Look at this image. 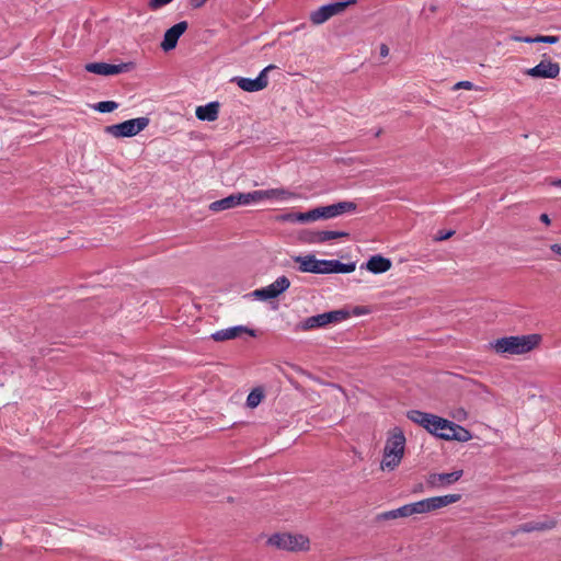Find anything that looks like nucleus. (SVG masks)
I'll return each instance as SVG.
<instances>
[{
  "label": "nucleus",
  "instance_id": "412c9836",
  "mask_svg": "<svg viewBox=\"0 0 561 561\" xmlns=\"http://www.w3.org/2000/svg\"><path fill=\"white\" fill-rule=\"evenodd\" d=\"M348 232L346 231H331V230H322V231H313L309 233L308 242L310 243H323L325 241L345 238L348 237Z\"/></svg>",
  "mask_w": 561,
  "mask_h": 561
},
{
  "label": "nucleus",
  "instance_id": "5701e85b",
  "mask_svg": "<svg viewBox=\"0 0 561 561\" xmlns=\"http://www.w3.org/2000/svg\"><path fill=\"white\" fill-rule=\"evenodd\" d=\"M435 417V414L425 413L419 410H412L408 412V419L411 420L413 423L421 425L424 427L427 432H430L431 426L433 424V419Z\"/></svg>",
  "mask_w": 561,
  "mask_h": 561
},
{
  "label": "nucleus",
  "instance_id": "37998d69",
  "mask_svg": "<svg viewBox=\"0 0 561 561\" xmlns=\"http://www.w3.org/2000/svg\"><path fill=\"white\" fill-rule=\"evenodd\" d=\"M551 185H553V186H560V187H561V178H560V179H558V180H553V181L551 182Z\"/></svg>",
  "mask_w": 561,
  "mask_h": 561
},
{
  "label": "nucleus",
  "instance_id": "6ab92c4d",
  "mask_svg": "<svg viewBox=\"0 0 561 561\" xmlns=\"http://www.w3.org/2000/svg\"><path fill=\"white\" fill-rule=\"evenodd\" d=\"M557 522L554 519H547L545 522H529L519 525L512 534L517 535L519 533H533V531H543L554 528Z\"/></svg>",
  "mask_w": 561,
  "mask_h": 561
},
{
  "label": "nucleus",
  "instance_id": "473e14b6",
  "mask_svg": "<svg viewBox=\"0 0 561 561\" xmlns=\"http://www.w3.org/2000/svg\"><path fill=\"white\" fill-rule=\"evenodd\" d=\"M454 90L465 89V90H480V88L474 87V84L470 81H459L457 82Z\"/></svg>",
  "mask_w": 561,
  "mask_h": 561
},
{
  "label": "nucleus",
  "instance_id": "393cba45",
  "mask_svg": "<svg viewBox=\"0 0 561 561\" xmlns=\"http://www.w3.org/2000/svg\"><path fill=\"white\" fill-rule=\"evenodd\" d=\"M237 202L234 199V195L231 194L225 198H221V199H218V201H215L213 203L209 204V210L214 211V213H218V211H222V210H227V209H231V208H234L237 207Z\"/></svg>",
  "mask_w": 561,
  "mask_h": 561
},
{
  "label": "nucleus",
  "instance_id": "f8f14e48",
  "mask_svg": "<svg viewBox=\"0 0 561 561\" xmlns=\"http://www.w3.org/2000/svg\"><path fill=\"white\" fill-rule=\"evenodd\" d=\"M525 73L531 78L554 79L560 73V66L558 62L542 59L537 66L527 69Z\"/></svg>",
  "mask_w": 561,
  "mask_h": 561
},
{
  "label": "nucleus",
  "instance_id": "ea45409f",
  "mask_svg": "<svg viewBox=\"0 0 561 561\" xmlns=\"http://www.w3.org/2000/svg\"><path fill=\"white\" fill-rule=\"evenodd\" d=\"M550 250L561 257V243H554L550 245Z\"/></svg>",
  "mask_w": 561,
  "mask_h": 561
},
{
  "label": "nucleus",
  "instance_id": "4c0bfd02",
  "mask_svg": "<svg viewBox=\"0 0 561 561\" xmlns=\"http://www.w3.org/2000/svg\"><path fill=\"white\" fill-rule=\"evenodd\" d=\"M453 417L462 421L467 419V412L463 409H458L456 413L453 414Z\"/></svg>",
  "mask_w": 561,
  "mask_h": 561
},
{
  "label": "nucleus",
  "instance_id": "2f4dec72",
  "mask_svg": "<svg viewBox=\"0 0 561 561\" xmlns=\"http://www.w3.org/2000/svg\"><path fill=\"white\" fill-rule=\"evenodd\" d=\"M559 42L558 36L552 35H538L536 36V43H545V44H557Z\"/></svg>",
  "mask_w": 561,
  "mask_h": 561
},
{
  "label": "nucleus",
  "instance_id": "dca6fc26",
  "mask_svg": "<svg viewBox=\"0 0 561 561\" xmlns=\"http://www.w3.org/2000/svg\"><path fill=\"white\" fill-rule=\"evenodd\" d=\"M355 268L354 262L345 264L337 260H321L320 274L352 273Z\"/></svg>",
  "mask_w": 561,
  "mask_h": 561
},
{
  "label": "nucleus",
  "instance_id": "cd10ccee",
  "mask_svg": "<svg viewBox=\"0 0 561 561\" xmlns=\"http://www.w3.org/2000/svg\"><path fill=\"white\" fill-rule=\"evenodd\" d=\"M413 506H414L415 514H422V513H427V512L433 511L430 499H425V500L415 502V503H413Z\"/></svg>",
  "mask_w": 561,
  "mask_h": 561
},
{
  "label": "nucleus",
  "instance_id": "a211bd4d",
  "mask_svg": "<svg viewBox=\"0 0 561 561\" xmlns=\"http://www.w3.org/2000/svg\"><path fill=\"white\" fill-rule=\"evenodd\" d=\"M220 110L219 102H210L206 105L197 106L195 115L199 121L215 122L218 118Z\"/></svg>",
  "mask_w": 561,
  "mask_h": 561
},
{
  "label": "nucleus",
  "instance_id": "79ce46f5",
  "mask_svg": "<svg viewBox=\"0 0 561 561\" xmlns=\"http://www.w3.org/2000/svg\"><path fill=\"white\" fill-rule=\"evenodd\" d=\"M540 220L545 224V225H550V218L547 214H541L540 215Z\"/></svg>",
  "mask_w": 561,
  "mask_h": 561
},
{
  "label": "nucleus",
  "instance_id": "b1692460",
  "mask_svg": "<svg viewBox=\"0 0 561 561\" xmlns=\"http://www.w3.org/2000/svg\"><path fill=\"white\" fill-rule=\"evenodd\" d=\"M461 499L460 494H447L442 496L430 497L432 510H438L449 504H454Z\"/></svg>",
  "mask_w": 561,
  "mask_h": 561
},
{
  "label": "nucleus",
  "instance_id": "7c9ffc66",
  "mask_svg": "<svg viewBox=\"0 0 561 561\" xmlns=\"http://www.w3.org/2000/svg\"><path fill=\"white\" fill-rule=\"evenodd\" d=\"M173 0H150L148 2V7L150 10L152 11H157L159 9H161L162 7L171 3Z\"/></svg>",
  "mask_w": 561,
  "mask_h": 561
},
{
  "label": "nucleus",
  "instance_id": "1a4fd4ad",
  "mask_svg": "<svg viewBox=\"0 0 561 561\" xmlns=\"http://www.w3.org/2000/svg\"><path fill=\"white\" fill-rule=\"evenodd\" d=\"M290 286V280L287 276H279L272 284L266 287L255 289L251 293V296L257 300H270L277 298L285 293Z\"/></svg>",
  "mask_w": 561,
  "mask_h": 561
},
{
  "label": "nucleus",
  "instance_id": "f3484780",
  "mask_svg": "<svg viewBox=\"0 0 561 561\" xmlns=\"http://www.w3.org/2000/svg\"><path fill=\"white\" fill-rule=\"evenodd\" d=\"M462 470L449 473H432L427 478V484L432 488H439L455 483L462 477Z\"/></svg>",
  "mask_w": 561,
  "mask_h": 561
},
{
  "label": "nucleus",
  "instance_id": "423d86ee",
  "mask_svg": "<svg viewBox=\"0 0 561 561\" xmlns=\"http://www.w3.org/2000/svg\"><path fill=\"white\" fill-rule=\"evenodd\" d=\"M148 117H138L125 121L121 124L106 126L105 131L116 138L133 137L139 134L149 125Z\"/></svg>",
  "mask_w": 561,
  "mask_h": 561
},
{
  "label": "nucleus",
  "instance_id": "e433bc0d",
  "mask_svg": "<svg viewBox=\"0 0 561 561\" xmlns=\"http://www.w3.org/2000/svg\"><path fill=\"white\" fill-rule=\"evenodd\" d=\"M296 216H297V213H289V214L280 216L279 220L294 222V221H297Z\"/></svg>",
  "mask_w": 561,
  "mask_h": 561
},
{
  "label": "nucleus",
  "instance_id": "72a5a7b5",
  "mask_svg": "<svg viewBox=\"0 0 561 561\" xmlns=\"http://www.w3.org/2000/svg\"><path fill=\"white\" fill-rule=\"evenodd\" d=\"M512 41L514 42H522V43H536V36L535 37H530V36H512L511 37Z\"/></svg>",
  "mask_w": 561,
  "mask_h": 561
},
{
  "label": "nucleus",
  "instance_id": "39448f33",
  "mask_svg": "<svg viewBox=\"0 0 561 561\" xmlns=\"http://www.w3.org/2000/svg\"><path fill=\"white\" fill-rule=\"evenodd\" d=\"M234 199L237 205H249L251 203H257L263 199L280 198L286 199L294 196L293 193L284 188H272L266 191H253L249 193H234Z\"/></svg>",
  "mask_w": 561,
  "mask_h": 561
},
{
  "label": "nucleus",
  "instance_id": "a878e982",
  "mask_svg": "<svg viewBox=\"0 0 561 561\" xmlns=\"http://www.w3.org/2000/svg\"><path fill=\"white\" fill-rule=\"evenodd\" d=\"M264 399V391L262 388H254L247 398V407L250 409L256 408Z\"/></svg>",
  "mask_w": 561,
  "mask_h": 561
},
{
  "label": "nucleus",
  "instance_id": "f03ea898",
  "mask_svg": "<svg viewBox=\"0 0 561 561\" xmlns=\"http://www.w3.org/2000/svg\"><path fill=\"white\" fill-rule=\"evenodd\" d=\"M407 438L402 428L396 426L387 432V438L382 451L380 469L393 471L397 469L405 453Z\"/></svg>",
  "mask_w": 561,
  "mask_h": 561
},
{
  "label": "nucleus",
  "instance_id": "bb28decb",
  "mask_svg": "<svg viewBox=\"0 0 561 561\" xmlns=\"http://www.w3.org/2000/svg\"><path fill=\"white\" fill-rule=\"evenodd\" d=\"M118 107V104L114 101H102L99 102L94 108L101 113H110Z\"/></svg>",
  "mask_w": 561,
  "mask_h": 561
},
{
  "label": "nucleus",
  "instance_id": "7ed1b4c3",
  "mask_svg": "<svg viewBox=\"0 0 561 561\" xmlns=\"http://www.w3.org/2000/svg\"><path fill=\"white\" fill-rule=\"evenodd\" d=\"M430 433L445 440L468 442L472 434L461 425L435 415Z\"/></svg>",
  "mask_w": 561,
  "mask_h": 561
},
{
  "label": "nucleus",
  "instance_id": "f704fd0d",
  "mask_svg": "<svg viewBox=\"0 0 561 561\" xmlns=\"http://www.w3.org/2000/svg\"><path fill=\"white\" fill-rule=\"evenodd\" d=\"M455 231L453 230H449L447 232H439L436 237H435V240L436 241H443V240H447L449 239L451 236H454Z\"/></svg>",
  "mask_w": 561,
  "mask_h": 561
},
{
  "label": "nucleus",
  "instance_id": "ddd939ff",
  "mask_svg": "<svg viewBox=\"0 0 561 561\" xmlns=\"http://www.w3.org/2000/svg\"><path fill=\"white\" fill-rule=\"evenodd\" d=\"M85 70L100 76H113L129 70V64L111 65L106 62H90L85 65Z\"/></svg>",
  "mask_w": 561,
  "mask_h": 561
},
{
  "label": "nucleus",
  "instance_id": "2eb2a0df",
  "mask_svg": "<svg viewBox=\"0 0 561 561\" xmlns=\"http://www.w3.org/2000/svg\"><path fill=\"white\" fill-rule=\"evenodd\" d=\"M247 333L255 336V331L244 325H237L228 329L219 330L211 334V339L216 342H224L239 337L241 334Z\"/></svg>",
  "mask_w": 561,
  "mask_h": 561
},
{
  "label": "nucleus",
  "instance_id": "20e7f679",
  "mask_svg": "<svg viewBox=\"0 0 561 561\" xmlns=\"http://www.w3.org/2000/svg\"><path fill=\"white\" fill-rule=\"evenodd\" d=\"M267 545L287 552L310 550V539L302 534L276 533L267 539Z\"/></svg>",
  "mask_w": 561,
  "mask_h": 561
},
{
  "label": "nucleus",
  "instance_id": "c756f323",
  "mask_svg": "<svg viewBox=\"0 0 561 561\" xmlns=\"http://www.w3.org/2000/svg\"><path fill=\"white\" fill-rule=\"evenodd\" d=\"M414 514H415V512H414L413 503L407 504V505H403V506L397 508V515L399 517H408V516H411Z\"/></svg>",
  "mask_w": 561,
  "mask_h": 561
},
{
  "label": "nucleus",
  "instance_id": "f257e3e1",
  "mask_svg": "<svg viewBox=\"0 0 561 561\" xmlns=\"http://www.w3.org/2000/svg\"><path fill=\"white\" fill-rule=\"evenodd\" d=\"M541 340V335L537 333L511 335L491 342L490 347L501 355H524L537 348Z\"/></svg>",
  "mask_w": 561,
  "mask_h": 561
},
{
  "label": "nucleus",
  "instance_id": "c85d7f7f",
  "mask_svg": "<svg viewBox=\"0 0 561 561\" xmlns=\"http://www.w3.org/2000/svg\"><path fill=\"white\" fill-rule=\"evenodd\" d=\"M296 219L300 222L316 221L314 208L306 213H297Z\"/></svg>",
  "mask_w": 561,
  "mask_h": 561
},
{
  "label": "nucleus",
  "instance_id": "a19ab883",
  "mask_svg": "<svg viewBox=\"0 0 561 561\" xmlns=\"http://www.w3.org/2000/svg\"><path fill=\"white\" fill-rule=\"evenodd\" d=\"M380 55L382 57H387L389 55V48L386 44H381L380 46Z\"/></svg>",
  "mask_w": 561,
  "mask_h": 561
},
{
  "label": "nucleus",
  "instance_id": "0eeeda50",
  "mask_svg": "<svg viewBox=\"0 0 561 561\" xmlns=\"http://www.w3.org/2000/svg\"><path fill=\"white\" fill-rule=\"evenodd\" d=\"M350 317V312L343 309L324 312L312 316L301 322V329L305 331L323 328L331 323L341 322Z\"/></svg>",
  "mask_w": 561,
  "mask_h": 561
},
{
  "label": "nucleus",
  "instance_id": "4be33fe9",
  "mask_svg": "<svg viewBox=\"0 0 561 561\" xmlns=\"http://www.w3.org/2000/svg\"><path fill=\"white\" fill-rule=\"evenodd\" d=\"M391 266V261L381 255H373L366 263V268L374 274L388 272Z\"/></svg>",
  "mask_w": 561,
  "mask_h": 561
},
{
  "label": "nucleus",
  "instance_id": "6e6552de",
  "mask_svg": "<svg viewBox=\"0 0 561 561\" xmlns=\"http://www.w3.org/2000/svg\"><path fill=\"white\" fill-rule=\"evenodd\" d=\"M357 0H340L334 3H329L325 5L320 7L316 11L311 12L310 14V21L314 25H320L324 22H327L329 19H331L334 15L341 14L345 11V9L351 5L355 4Z\"/></svg>",
  "mask_w": 561,
  "mask_h": 561
},
{
  "label": "nucleus",
  "instance_id": "58836bf2",
  "mask_svg": "<svg viewBox=\"0 0 561 561\" xmlns=\"http://www.w3.org/2000/svg\"><path fill=\"white\" fill-rule=\"evenodd\" d=\"M208 0H191L190 4L194 9L202 8Z\"/></svg>",
  "mask_w": 561,
  "mask_h": 561
},
{
  "label": "nucleus",
  "instance_id": "4468645a",
  "mask_svg": "<svg viewBox=\"0 0 561 561\" xmlns=\"http://www.w3.org/2000/svg\"><path fill=\"white\" fill-rule=\"evenodd\" d=\"M187 22L182 21L167 30L163 41L161 42V48L164 51L175 48L180 36L187 30Z\"/></svg>",
  "mask_w": 561,
  "mask_h": 561
},
{
  "label": "nucleus",
  "instance_id": "aec40b11",
  "mask_svg": "<svg viewBox=\"0 0 561 561\" xmlns=\"http://www.w3.org/2000/svg\"><path fill=\"white\" fill-rule=\"evenodd\" d=\"M295 262L299 264L298 270L302 273L320 274L321 260L312 254L296 256Z\"/></svg>",
  "mask_w": 561,
  "mask_h": 561
},
{
  "label": "nucleus",
  "instance_id": "c9c22d12",
  "mask_svg": "<svg viewBox=\"0 0 561 561\" xmlns=\"http://www.w3.org/2000/svg\"><path fill=\"white\" fill-rule=\"evenodd\" d=\"M399 516L397 515V510H392V511H389V512H385L380 515V518L382 519H394V518H398Z\"/></svg>",
  "mask_w": 561,
  "mask_h": 561
},
{
  "label": "nucleus",
  "instance_id": "9d476101",
  "mask_svg": "<svg viewBox=\"0 0 561 561\" xmlns=\"http://www.w3.org/2000/svg\"><path fill=\"white\" fill-rule=\"evenodd\" d=\"M357 205L353 202H339L336 204L314 208L316 220L335 218L342 214L354 211Z\"/></svg>",
  "mask_w": 561,
  "mask_h": 561
},
{
  "label": "nucleus",
  "instance_id": "9b49d317",
  "mask_svg": "<svg viewBox=\"0 0 561 561\" xmlns=\"http://www.w3.org/2000/svg\"><path fill=\"white\" fill-rule=\"evenodd\" d=\"M274 69L273 65L265 67L255 79L236 77L232 79L240 89L247 92H257L268 84L267 72Z\"/></svg>",
  "mask_w": 561,
  "mask_h": 561
}]
</instances>
